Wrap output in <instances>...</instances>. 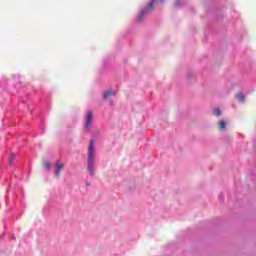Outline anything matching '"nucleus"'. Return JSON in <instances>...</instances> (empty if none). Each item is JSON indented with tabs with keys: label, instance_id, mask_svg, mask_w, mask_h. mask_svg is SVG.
<instances>
[{
	"label": "nucleus",
	"instance_id": "obj_2",
	"mask_svg": "<svg viewBox=\"0 0 256 256\" xmlns=\"http://www.w3.org/2000/svg\"><path fill=\"white\" fill-rule=\"evenodd\" d=\"M92 121H93V112L88 111L86 113V122L84 125L85 129H90Z\"/></svg>",
	"mask_w": 256,
	"mask_h": 256
},
{
	"label": "nucleus",
	"instance_id": "obj_4",
	"mask_svg": "<svg viewBox=\"0 0 256 256\" xmlns=\"http://www.w3.org/2000/svg\"><path fill=\"white\" fill-rule=\"evenodd\" d=\"M113 95H115V92H113V90H108L104 93V99L107 100Z\"/></svg>",
	"mask_w": 256,
	"mask_h": 256
},
{
	"label": "nucleus",
	"instance_id": "obj_5",
	"mask_svg": "<svg viewBox=\"0 0 256 256\" xmlns=\"http://www.w3.org/2000/svg\"><path fill=\"white\" fill-rule=\"evenodd\" d=\"M236 99H238V101H241V103L245 102V95H243V93L239 92L236 94Z\"/></svg>",
	"mask_w": 256,
	"mask_h": 256
},
{
	"label": "nucleus",
	"instance_id": "obj_9",
	"mask_svg": "<svg viewBox=\"0 0 256 256\" xmlns=\"http://www.w3.org/2000/svg\"><path fill=\"white\" fill-rule=\"evenodd\" d=\"M44 168L51 169V164H49V162L44 163Z\"/></svg>",
	"mask_w": 256,
	"mask_h": 256
},
{
	"label": "nucleus",
	"instance_id": "obj_8",
	"mask_svg": "<svg viewBox=\"0 0 256 256\" xmlns=\"http://www.w3.org/2000/svg\"><path fill=\"white\" fill-rule=\"evenodd\" d=\"M14 161H15V156H10V158H9V160H8V163H9V165H11L12 163H14Z\"/></svg>",
	"mask_w": 256,
	"mask_h": 256
},
{
	"label": "nucleus",
	"instance_id": "obj_1",
	"mask_svg": "<svg viewBox=\"0 0 256 256\" xmlns=\"http://www.w3.org/2000/svg\"><path fill=\"white\" fill-rule=\"evenodd\" d=\"M87 169L90 175H95V142L93 140L88 146Z\"/></svg>",
	"mask_w": 256,
	"mask_h": 256
},
{
	"label": "nucleus",
	"instance_id": "obj_7",
	"mask_svg": "<svg viewBox=\"0 0 256 256\" xmlns=\"http://www.w3.org/2000/svg\"><path fill=\"white\" fill-rule=\"evenodd\" d=\"M213 113H214V115H215L216 117H220V115H221V110H220L219 108H216V109H214Z\"/></svg>",
	"mask_w": 256,
	"mask_h": 256
},
{
	"label": "nucleus",
	"instance_id": "obj_3",
	"mask_svg": "<svg viewBox=\"0 0 256 256\" xmlns=\"http://www.w3.org/2000/svg\"><path fill=\"white\" fill-rule=\"evenodd\" d=\"M63 167L65 165L63 163H56L55 165V177L59 178L61 175V171H63Z\"/></svg>",
	"mask_w": 256,
	"mask_h": 256
},
{
	"label": "nucleus",
	"instance_id": "obj_6",
	"mask_svg": "<svg viewBox=\"0 0 256 256\" xmlns=\"http://www.w3.org/2000/svg\"><path fill=\"white\" fill-rule=\"evenodd\" d=\"M218 127H219L220 131H223V129H225V127H227V122H225L224 120H221L218 124Z\"/></svg>",
	"mask_w": 256,
	"mask_h": 256
}]
</instances>
